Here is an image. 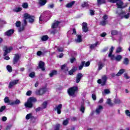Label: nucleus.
<instances>
[{"instance_id":"1","label":"nucleus","mask_w":130,"mask_h":130,"mask_svg":"<svg viewBox=\"0 0 130 130\" xmlns=\"http://www.w3.org/2000/svg\"><path fill=\"white\" fill-rule=\"evenodd\" d=\"M114 50V47L112 46L110 49L109 54H108L109 57H110L111 60H116L117 61H120L122 58V56L120 55H118L116 57L114 55L112 54L113 50Z\"/></svg>"},{"instance_id":"2","label":"nucleus","mask_w":130,"mask_h":130,"mask_svg":"<svg viewBox=\"0 0 130 130\" xmlns=\"http://www.w3.org/2000/svg\"><path fill=\"white\" fill-rule=\"evenodd\" d=\"M35 102H37V100L35 98L31 97L29 98L27 102H26L24 104V106L26 108H32L33 107V103H35Z\"/></svg>"},{"instance_id":"3","label":"nucleus","mask_w":130,"mask_h":130,"mask_svg":"<svg viewBox=\"0 0 130 130\" xmlns=\"http://www.w3.org/2000/svg\"><path fill=\"white\" fill-rule=\"evenodd\" d=\"M11 50H13V47H8V46H5L3 47V51H4L3 55L4 56H5L4 59H6V60H9V59H10V57L7 55L8 53H10V52H11Z\"/></svg>"},{"instance_id":"4","label":"nucleus","mask_w":130,"mask_h":130,"mask_svg":"<svg viewBox=\"0 0 130 130\" xmlns=\"http://www.w3.org/2000/svg\"><path fill=\"white\" fill-rule=\"evenodd\" d=\"M108 3H112V4L116 3L117 8L118 9H123L125 6H123V2L121 0H107Z\"/></svg>"},{"instance_id":"5","label":"nucleus","mask_w":130,"mask_h":130,"mask_svg":"<svg viewBox=\"0 0 130 130\" xmlns=\"http://www.w3.org/2000/svg\"><path fill=\"white\" fill-rule=\"evenodd\" d=\"M118 17L120 19H129L130 16L129 12H125V11H121L120 13H117Z\"/></svg>"},{"instance_id":"6","label":"nucleus","mask_w":130,"mask_h":130,"mask_svg":"<svg viewBox=\"0 0 130 130\" xmlns=\"http://www.w3.org/2000/svg\"><path fill=\"white\" fill-rule=\"evenodd\" d=\"M78 90H79L78 86H73L71 87L68 90V94L70 96H74V95H75V93H76V92H78Z\"/></svg>"},{"instance_id":"7","label":"nucleus","mask_w":130,"mask_h":130,"mask_svg":"<svg viewBox=\"0 0 130 130\" xmlns=\"http://www.w3.org/2000/svg\"><path fill=\"white\" fill-rule=\"evenodd\" d=\"M24 18H25L24 20H27V19H28L29 23L34 22V19H35V17L34 16H31L28 13H25L24 14Z\"/></svg>"},{"instance_id":"8","label":"nucleus","mask_w":130,"mask_h":130,"mask_svg":"<svg viewBox=\"0 0 130 130\" xmlns=\"http://www.w3.org/2000/svg\"><path fill=\"white\" fill-rule=\"evenodd\" d=\"M27 25V20L24 19L22 25L18 28V32H22L25 30V26Z\"/></svg>"},{"instance_id":"9","label":"nucleus","mask_w":130,"mask_h":130,"mask_svg":"<svg viewBox=\"0 0 130 130\" xmlns=\"http://www.w3.org/2000/svg\"><path fill=\"white\" fill-rule=\"evenodd\" d=\"M102 80L101 79L98 80V84H101L102 86H104L106 84V81H107V77L106 76H103L102 77Z\"/></svg>"},{"instance_id":"10","label":"nucleus","mask_w":130,"mask_h":130,"mask_svg":"<svg viewBox=\"0 0 130 130\" xmlns=\"http://www.w3.org/2000/svg\"><path fill=\"white\" fill-rule=\"evenodd\" d=\"M19 83V79L14 80L11 81L9 84L8 88L9 89H12L14 86H16L17 84Z\"/></svg>"},{"instance_id":"11","label":"nucleus","mask_w":130,"mask_h":130,"mask_svg":"<svg viewBox=\"0 0 130 130\" xmlns=\"http://www.w3.org/2000/svg\"><path fill=\"white\" fill-rule=\"evenodd\" d=\"M61 108H62V105L60 104L55 107L54 111H57L58 114H60L61 113Z\"/></svg>"},{"instance_id":"12","label":"nucleus","mask_w":130,"mask_h":130,"mask_svg":"<svg viewBox=\"0 0 130 130\" xmlns=\"http://www.w3.org/2000/svg\"><path fill=\"white\" fill-rule=\"evenodd\" d=\"M46 92V88H41L40 90H37L36 91V93L37 95H43Z\"/></svg>"},{"instance_id":"13","label":"nucleus","mask_w":130,"mask_h":130,"mask_svg":"<svg viewBox=\"0 0 130 130\" xmlns=\"http://www.w3.org/2000/svg\"><path fill=\"white\" fill-rule=\"evenodd\" d=\"M82 30L85 33L88 32V24L87 23L84 22L82 23Z\"/></svg>"},{"instance_id":"14","label":"nucleus","mask_w":130,"mask_h":130,"mask_svg":"<svg viewBox=\"0 0 130 130\" xmlns=\"http://www.w3.org/2000/svg\"><path fill=\"white\" fill-rule=\"evenodd\" d=\"M103 110V107H102V106L100 105L98 107H97L96 109H95L96 114H100V112H101V111H102Z\"/></svg>"},{"instance_id":"15","label":"nucleus","mask_w":130,"mask_h":130,"mask_svg":"<svg viewBox=\"0 0 130 130\" xmlns=\"http://www.w3.org/2000/svg\"><path fill=\"white\" fill-rule=\"evenodd\" d=\"M83 76L82 73H78L76 76V83H80V81L82 78H83Z\"/></svg>"},{"instance_id":"16","label":"nucleus","mask_w":130,"mask_h":130,"mask_svg":"<svg viewBox=\"0 0 130 130\" xmlns=\"http://www.w3.org/2000/svg\"><path fill=\"white\" fill-rule=\"evenodd\" d=\"M20 58V56L19 54H16L14 57L13 63V64H16L17 62H18V61L19 60V59Z\"/></svg>"},{"instance_id":"17","label":"nucleus","mask_w":130,"mask_h":130,"mask_svg":"<svg viewBox=\"0 0 130 130\" xmlns=\"http://www.w3.org/2000/svg\"><path fill=\"white\" fill-rule=\"evenodd\" d=\"M60 23V22L58 21H55L54 22V23L52 24V28L53 29H55V28H57V27H58V25H59V23Z\"/></svg>"},{"instance_id":"18","label":"nucleus","mask_w":130,"mask_h":130,"mask_svg":"<svg viewBox=\"0 0 130 130\" xmlns=\"http://www.w3.org/2000/svg\"><path fill=\"white\" fill-rule=\"evenodd\" d=\"M21 103L20 100L16 99L13 102L10 103V105H19Z\"/></svg>"},{"instance_id":"19","label":"nucleus","mask_w":130,"mask_h":130,"mask_svg":"<svg viewBox=\"0 0 130 130\" xmlns=\"http://www.w3.org/2000/svg\"><path fill=\"white\" fill-rule=\"evenodd\" d=\"M44 62L42 61H40L39 63V67L40 69H41L42 71H45V68H44Z\"/></svg>"},{"instance_id":"20","label":"nucleus","mask_w":130,"mask_h":130,"mask_svg":"<svg viewBox=\"0 0 130 130\" xmlns=\"http://www.w3.org/2000/svg\"><path fill=\"white\" fill-rule=\"evenodd\" d=\"M13 33H14V30L10 29L5 32V35L6 36H11V35H13Z\"/></svg>"},{"instance_id":"21","label":"nucleus","mask_w":130,"mask_h":130,"mask_svg":"<svg viewBox=\"0 0 130 130\" xmlns=\"http://www.w3.org/2000/svg\"><path fill=\"white\" fill-rule=\"evenodd\" d=\"M77 38L75 39V42L77 43H80V42H82V36L80 35H77Z\"/></svg>"},{"instance_id":"22","label":"nucleus","mask_w":130,"mask_h":130,"mask_svg":"<svg viewBox=\"0 0 130 130\" xmlns=\"http://www.w3.org/2000/svg\"><path fill=\"white\" fill-rule=\"evenodd\" d=\"M103 67H104V63H102V62H99L98 63V70L100 71L102 70Z\"/></svg>"},{"instance_id":"23","label":"nucleus","mask_w":130,"mask_h":130,"mask_svg":"<svg viewBox=\"0 0 130 130\" xmlns=\"http://www.w3.org/2000/svg\"><path fill=\"white\" fill-rule=\"evenodd\" d=\"M57 74V71L55 70H53L51 71V72L49 74V76L52 78V77H53V76H56V75Z\"/></svg>"},{"instance_id":"24","label":"nucleus","mask_w":130,"mask_h":130,"mask_svg":"<svg viewBox=\"0 0 130 130\" xmlns=\"http://www.w3.org/2000/svg\"><path fill=\"white\" fill-rule=\"evenodd\" d=\"M75 1H72L66 5V8H72L73 7V5H75Z\"/></svg>"},{"instance_id":"25","label":"nucleus","mask_w":130,"mask_h":130,"mask_svg":"<svg viewBox=\"0 0 130 130\" xmlns=\"http://www.w3.org/2000/svg\"><path fill=\"white\" fill-rule=\"evenodd\" d=\"M125 71V70H124V69L120 70L118 72V73L116 74V76H121V75H122Z\"/></svg>"},{"instance_id":"26","label":"nucleus","mask_w":130,"mask_h":130,"mask_svg":"<svg viewBox=\"0 0 130 130\" xmlns=\"http://www.w3.org/2000/svg\"><path fill=\"white\" fill-rule=\"evenodd\" d=\"M105 0H97L98 6H100L102 4H105Z\"/></svg>"},{"instance_id":"27","label":"nucleus","mask_w":130,"mask_h":130,"mask_svg":"<svg viewBox=\"0 0 130 130\" xmlns=\"http://www.w3.org/2000/svg\"><path fill=\"white\" fill-rule=\"evenodd\" d=\"M114 103L115 104H120V103H121V101H120L119 99L116 98L114 100Z\"/></svg>"},{"instance_id":"28","label":"nucleus","mask_w":130,"mask_h":130,"mask_svg":"<svg viewBox=\"0 0 130 130\" xmlns=\"http://www.w3.org/2000/svg\"><path fill=\"white\" fill-rule=\"evenodd\" d=\"M41 107L43 109H45L47 107V102H44L42 104Z\"/></svg>"},{"instance_id":"29","label":"nucleus","mask_w":130,"mask_h":130,"mask_svg":"<svg viewBox=\"0 0 130 130\" xmlns=\"http://www.w3.org/2000/svg\"><path fill=\"white\" fill-rule=\"evenodd\" d=\"M61 70H64L66 72L69 71V69H68V67H67V64H64L61 67Z\"/></svg>"},{"instance_id":"30","label":"nucleus","mask_w":130,"mask_h":130,"mask_svg":"<svg viewBox=\"0 0 130 130\" xmlns=\"http://www.w3.org/2000/svg\"><path fill=\"white\" fill-rule=\"evenodd\" d=\"M85 66V61L81 62V64L79 67V70L81 71V70H82Z\"/></svg>"},{"instance_id":"31","label":"nucleus","mask_w":130,"mask_h":130,"mask_svg":"<svg viewBox=\"0 0 130 130\" xmlns=\"http://www.w3.org/2000/svg\"><path fill=\"white\" fill-rule=\"evenodd\" d=\"M39 4L41 6H44L46 4V0H39Z\"/></svg>"},{"instance_id":"32","label":"nucleus","mask_w":130,"mask_h":130,"mask_svg":"<svg viewBox=\"0 0 130 130\" xmlns=\"http://www.w3.org/2000/svg\"><path fill=\"white\" fill-rule=\"evenodd\" d=\"M124 64H125L126 66H127L129 62V60H128V58H125L124 59V60L123 61Z\"/></svg>"},{"instance_id":"33","label":"nucleus","mask_w":130,"mask_h":130,"mask_svg":"<svg viewBox=\"0 0 130 130\" xmlns=\"http://www.w3.org/2000/svg\"><path fill=\"white\" fill-rule=\"evenodd\" d=\"M14 12H15V13H19V12H21L22 11V8L21 7H18L16 8H15L13 10Z\"/></svg>"},{"instance_id":"34","label":"nucleus","mask_w":130,"mask_h":130,"mask_svg":"<svg viewBox=\"0 0 130 130\" xmlns=\"http://www.w3.org/2000/svg\"><path fill=\"white\" fill-rule=\"evenodd\" d=\"M106 104H108V105H110V106H112L113 105V104L111 102V100L110 99H108L106 102Z\"/></svg>"},{"instance_id":"35","label":"nucleus","mask_w":130,"mask_h":130,"mask_svg":"<svg viewBox=\"0 0 130 130\" xmlns=\"http://www.w3.org/2000/svg\"><path fill=\"white\" fill-rule=\"evenodd\" d=\"M32 117H33V115L31 113H29L26 115L25 118L26 119L28 120L30 119V118H32Z\"/></svg>"},{"instance_id":"36","label":"nucleus","mask_w":130,"mask_h":130,"mask_svg":"<svg viewBox=\"0 0 130 130\" xmlns=\"http://www.w3.org/2000/svg\"><path fill=\"white\" fill-rule=\"evenodd\" d=\"M121 51H123V50H122V48H121V47L117 48V49L116 50V53H119V52H121Z\"/></svg>"},{"instance_id":"37","label":"nucleus","mask_w":130,"mask_h":130,"mask_svg":"<svg viewBox=\"0 0 130 130\" xmlns=\"http://www.w3.org/2000/svg\"><path fill=\"white\" fill-rule=\"evenodd\" d=\"M69 120H70V119L69 118H67L66 120H64V121H63L62 124L63 125H68V124H69Z\"/></svg>"},{"instance_id":"38","label":"nucleus","mask_w":130,"mask_h":130,"mask_svg":"<svg viewBox=\"0 0 130 130\" xmlns=\"http://www.w3.org/2000/svg\"><path fill=\"white\" fill-rule=\"evenodd\" d=\"M42 41H46L48 40V36H44L41 38Z\"/></svg>"},{"instance_id":"39","label":"nucleus","mask_w":130,"mask_h":130,"mask_svg":"<svg viewBox=\"0 0 130 130\" xmlns=\"http://www.w3.org/2000/svg\"><path fill=\"white\" fill-rule=\"evenodd\" d=\"M7 70L9 72V73H11V72L13 71V69H12V67L10 65H8L7 66Z\"/></svg>"},{"instance_id":"40","label":"nucleus","mask_w":130,"mask_h":130,"mask_svg":"<svg viewBox=\"0 0 130 130\" xmlns=\"http://www.w3.org/2000/svg\"><path fill=\"white\" fill-rule=\"evenodd\" d=\"M4 102L5 103H9L10 104V99H9V97L6 96L5 98L4 99Z\"/></svg>"},{"instance_id":"41","label":"nucleus","mask_w":130,"mask_h":130,"mask_svg":"<svg viewBox=\"0 0 130 130\" xmlns=\"http://www.w3.org/2000/svg\"><path fill=\"white\" fill-rule=\"evenodd\" d=\"M55 48H57V50L59 52H61L62 51H63V48H61V47H58L57 46H55Z\"/></svg>"},{"instance_id":"42","label":"nucleus","mask_w":130,"mask_h":130,"mask_svg":"<svg viewBox=\"0 0 130 130\" xmlns=\"http://www.w3.org/2000/svg\"><path fill=\"white\" fill-rule=\"evenodd\" d=\"M80 110V111H81V112H82V113H84V112H85V107L84 106V105H81Z\"/></svg>"},{"instance_id":"43","label":"nucleus","mask_w":130,"mask_h":130,"mask_svg":"<svg viewBox=\"0 0 130 130\" xmlns=\"http://www.w3.org/2000/svg\"><path fill=\"white\" fill-rule=\"evenodd\" d=\"M118 32L116 30H113L111 31V34L112 35H117Z\"/></svg>"},{"instance_id":"44","label":"nucleus","mask_w":130,"mask_h":130,"mask_svg":"<svg viewBox=\"0 0 130 130\" xmlns=\"http://www.w3.org/2000/svg\"><path fill=\"white\" fill-rule=\"evenodd\" d=\"M107 21L106 20H103L101 21L100 25H102V26H105L106 25V23Z\"/></svg>"},{"instance_id":"45","label":"nucleus","mask_w":130,"mask_h":130,"mask_svg":"<svg viewBox=\"0 0 130 130\" xmlns=\"http://www.w3.org/2000/svg\"><path fill=\"white\" fill-rule=\"evenodd\" d=\"M98 45V42H96L95 44H94L93 45H91L90 46L91 49H93V48H95Z\"/></svg>"},{"instance_id":"46","label":"nucleus","mask_w":130,"mask_h":130,"mask_svg":"<svg viewBox=\"0 0 130 130\" xmlns=\"http://www.w3.org/2000/svg\"><path fill=\"white\" fill-rule=\"evenodd\" d=\"M22 7L24 9H27L28 8V3H25L22 4Z\"/></svg>"},{"instance_id":"47","label":"nucleus","mask_w":130,"mask_h":130,"mask_svg":"<svg viewBox=\"0 0 130 130\" xmlns=\"http://www.w3.org/2000/svg\"><path fill=\"white\" fill-rule=\"evenodd\" d=\"M81 7L82 8H86V7H88V3L87 2H84L82 4Z\"/></svg>"},{"instance_id":"48","label":"nucleus","mask_w":130,"mask_h":130,"mask_svg":"<svg viewBox=\"0 0 130 130\" xmlns=\"http://www.w3.org/2000/svg\"><path fill=\"white\" fill-rule=\"evenodd\" d=\"M29 77L30 78H34L35 77V73L34 72H31L29 74Z\"/></svg>"},{"instance_id":"49","label":"nucleus","mask_w":130,"mask_h":130,"mask_svg":"<svg viewBox=\"0 0 130 130\" xmlns=\"http://www.w3.org/2000/svg\"><path fill=\"white\" fill-rule=\"evenodd\" d=\"M125 113L127 116H129L130 117V112L128 110H126L125 111Z\"/></svg>"},{"instance_id":"50","label":"nucleus","mask_w":130,"mask_h":130,"mask_svg":"<svg viewBox=\"0 0 130 130\" xmlns=\"http://www.w3.org/2000/svg\"><path fill=\"white\" fill-rule=\"evenodd\" d=\"M15 25L16 26V27H20L21 26V21H17L15 23Z\"/></svg>"},{"instance_id":"51","label":"nucleus","mask_w":130,"mask_h":130,"mask_svg":"<svg viewBox=\"0 0 130 130\" xmlns=\"http://www.w3.org/2000/svg\"><path fill=\"white\" fill-rule=\"evenodd\" d=\"M5 109H6V106H2L1 108H0V112H3V111H4Z\"/></svg>"},{"instance_id":"52","label":"nucleus","mask_w":130,"mask_h":130,"mask_svg":"<svg viewBox=\"0 0 130 130\" xmlns=\"http://www.w3.org/2000/svg\"><path fill=\"white\" fill-rule=\"evenodd\" d=\"M41 110H43V109L42 108V107H38L37 109H36V112H38Z\"/></svg>"},{"instance_id":"53","label":"nucleus","mask_w":130,"mask_h":130,"mask_svg":"<svg viewBox=\"0 0 130 130\" xmlns=\"http://www.w3.org/2000/svg\"><path fill=\"white\" fill-rule=\"evenodd\" d=\"M54 5L53 4H50L48 6V9H53Z\"/></svg>"},{"instance_id":"54","label":"nucleus","mask_w":130,"mask_h":130,"mask_svg":"<svg viewBox=\"0 0 130 130\" xmlns=\"http://www.w3.org/2000/svg\"><path fill=\"white\" fill-rule=\"evenodd\" d=\"M90 14L91 16H94L95 15V12L93 10H90Z\"/></svg>"},{"instance_id":"55","label":"nucleus","mask_w":130,"mask_h":130,"mask_svg":"<svg viewBox=\"0 0 130 130\" xmlns=\"http://www.w3.org/2000/svg\"><path fill=\"white\" fill-rule=\"evenodd\" d=\"M108 18V16H107V15H104L103 17V19L104 20L106 21L107 19Z\"/></svg>"},{"instance_id":"56","label":"nucleus","mask_w":130,"mask_h":130,"mask_svg":"<svg viewBox=\"0 0 130 130\" xmlns=\"http://www.w3.org/2000/svg\"><path fill=\"white\" fill-rule=\"evenodd\" d=\"M89 66H90V61H87L84 64V67H89Z\"/></svg>"},{"instance_id":"57","label":"nucleus","mask_w":130,"mask_h":130,"mask_svg":"<svg viewBox=\"0 0 130 130\" xmlns=\"http://www.w3.org/2000/svg\"><path fill=\"white\" fill-rule=\"evenodd\" d=\"M104 92L105 94H109V93H110V91L108 89H105Z\"/></svg>"},{"instance_id":"58","label":"nucleus","mask_w":130,"mask_h":130,"mask_svg":"<svg viewBox=\"0 0 130 130\" xmlns=\"http://www.w3.org/2000/svg\"><path fill=\"white\" fill-rule=\"evenodd\" d=\"M75 60H76V58H72L70 59V62H71V63H73V62L75 61Z\"/></svg>"},{"instance_id":"59","label":"nucleus","mask_w":130,"mask_h":130,"mask_svg":"<svg viewBox=\"0 0 130 130\" xmlns=\"http://www.w3.org/2000/svg\"><path fill=\"white\" fill-rule=\"evenodd\" d=\"M106 35H107L106 32H103V33L101 35V37H105L106 36Z\"/></svg>"},{"instance_id":"60","label":"nucleus","mask_w":130,"mask_h":130,"mask_svg":"<svg viewBox=\"0 0 130 130\" xmlns=\"http://www.w3.org/2000/svg\"><path fill=\"white\" fill-rule=\"evenodd\" d=\"M11 127H12V125H8L7 126H6V130H9V129H11Z\"/></svg>"},{"instance_id":"61","label":"nucleus","mask_w":130,"mask_h":130,"mask_svg":"<svg viewBox=\"0 0 130 130\" xmlns=\"http://www.w3.org/2000/svg\"><path fill=\"white\" fill-rule=\"evenodd\" d=\"M77 70H78V68L77 67H74L71 70L73 73H75V72H76Z\"/></svg>"},{"instance_id":"62","label":"nucleus","mask_w":130,"mask_h":130,"mask_svg":"<svg viewBox=\"0 0 130 130\" xmlns=\"http://www.w3.org/2000/svg\"><path fill=\"white\" fill-rule=\"evenodd\" d=\"M32 94V91H28L26 92V95L27 96H30Z\"/></svg>"},{"instance_id":"63","label":"nucleus","mask_w":130,"mask_h":130,"mask_svg":"<svg viewBox=\"0 0 130 130\" xmlns=\"http://www.w3.org/2000/svg\"><path fill=\"white\" fill-rule=\"evenodd\" d=\"M92 98L93 100H96V95L95 94H92Z\"/></svg>"},{"instance_id":"64","label":"nucleus","mask_w":130,"mask_h":130,"mask_svg":"<svg viewBox=\"0 0 130 130\" xmlns=\"http://www.w3.org/2000/svg\"><path fill=\"white\" fill-rule=\"evenodd\" d=\"M6 120H7V117H6V116H3V117H2V121H6Z\"/></svg>"}]
</instances>
